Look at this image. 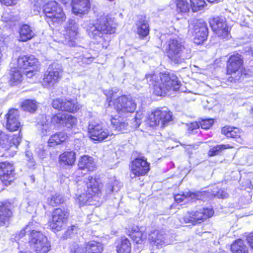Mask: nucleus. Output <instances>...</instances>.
<instances>
[{
    "label": "nucleus",
    "mask_w": 253,
    "mask_h": 253,
    "mask_svg": "<svg viewBox=\"0 0 253 253\" xmlns=\"http://www.w3.org/2000/svg\"><path fill=\"white\" fill-rule=\"evenodd\" d=\"M232 253H249V249L242 239L234 241L230 246Z\"/></svg>",
    "instance_id": "37"
},
{
    "label": "nucleus",
    "mask_w": 253,
    "mask_h": 253,
    "mask_svg": "<svg viewBox=\"0 0 253 253\" xmlns=\"http://www.w3.org/2000/svg\"><path fill=\"white\" fill-rule=\"evenodd\" d=\"M173 121L172 112L166 107H161L152 111L149 114L146 121L150 127L156 128L160 126L161 128H164Z\"/></svg>",
    "instance_id": "6"
},
{
    "label": "nucleus",
    "mask_w": 253,
    "mask_h": 253,
    "mask_svg": "<svg viewBox=\"0 0 253 253\" xmlns=\"http://www.w3.org/2000/svg\"><path fill=\"white\" fill-rule=\"evenodd\" d=\"M199 128V123L197 121H194L187 124V132L190 135L193 134L197 132Z\"/></svg>",
    "instance_id": "48"
},
{
    "label": "nucleus",
    "mask_w": 253,
    "mask_h": 253,
    "mask_svg": "<svg viewBox=\"0 0 253 253\" xmlns=\"http://www.w3.org/2000/svg\"><path fill=\"white\" fill-rule=\"evenodd\" d=\"M234 146L230 144H221L215 145L209 149L208 152V156L209 157L218 155L220 153L226 149H233Z\"/></svg>",
    "instance_id": "40"
},
{
    "label": "nucleus",
    "mask_w": 253,
    "mask_h": 253,
    "mask_svg": "<svg viewBox=\"0 0 253 253\" xmlns=\"http://www.w3.org/2000/svg\"><path fill=\"white\" fill-rule=\"evenodd\" d=\"M194 32L195 36L193 40L196 44H202L207 41L209 34V30L206 23H201L198 25L195 26Z\"/></svg>",
    "instance_id": "27"
},
{
    "label": "nucleus",
    "mask_w": 253,
    "mask_h": 253,
    "mask_svg": "<svg viewBox=\"0 0 253 253\" xmlns=\"http://www.w3.org/2000/svg\"><path fill=\"white\" fill-rule=\"evenodd\" d=\"M42 11L45 21L50 26H59L66 21L67 16L63 7L54 0L46 2L42 6Z\"/></svg>",
    "instance_id": "4"
},
{
    "label": "nucleus",
    "mask_w": 253,
    "mask_h": 253,
    "mask_svg": "<svg viewBox=\"0 0 253 253\" xmlns=\"http://www.w3.org/2000/svg\"><path fill=\"white\" fill-rule=\"evenodd\" d=\"M62 77V70L52 68L46 71L43 74L41 84L44 87L50 88L57 84Z\"/></svg>",
    "instance_id": "21"
},
{
    "label": "nucleus",
    "mask_w": 253,
    "mask_h": 253,
    "mask_svg": "<svg viewBox=\"0 0 253 253\" xmlns=\"http://www.w3.org/2000/svg\"><path fill=\"white\" fill-rule=\"evenodd\" d=\"M190 8L193 12H196L204 9L207 5L205 0H189Z\"/></svg>",
    "instance_id": "45"
},
{
    "label": "nucleus",
    "mask_w": 253,
    "mask_h": 253,
    "mask_svg": "<svg viewBox=\"0 0 253 253\" xmlns=\"http://www.w3.org/2000/svg\"><path fill=\"white\" fill-rule=\"evenodd\" d=\"M14 168L8 162H0V180L6 186L9 185L14 180Z\"/></svg>",
    "instance_id": "22"
},
{
    "label": "nucleus",
    "mask_w": 253,
    "mask_h": 253,
    "mask_svg": "<svg viewBox=\"0 0 253 253\" xmlns=\"http://www.w3.org/2000/svg\"><path fill=\"white\" fill-rule=\"evenodd\" d=\"M187 198L186 193H181L174 195V199L176 203H180Z\"/></svg>",
    "instance_id": "51"
},
{
    "label": "nucleus",
    "mask_w": 253,
    "mask_h": 253,
    "mask_svg": "<svg viewBox=\"0 0 253 253\" xmlns=\"http://www.w3.org/2000/svg\"><path fill=\"white\" fill-rule=\"evenodd\" d=\"M78 28L76 22L73 20H69L67 26L65 28L66 34L70 38L74 37L78 34Z\"/></svg>",
    "instance_id": "44"
},
{
    "label": "nucleus",
    "mask_w": 253,
    "mask_h": 253,
    "mask_svg": "<svg viewBox=\"0 0 253 253\" xmlns=\"http://www.w3.org/2000/svg\"><path fill=\"white\" fill-rule=\"evenodd\" d=\"M87 135L93 141L102 142L111 135L109 130L101 124L89 125Z\"/></svg>",
    "instance_id": "15"
},
{
    "label": "nucleus",
    "mask_w": 253,
    "mask_h": 253,
    "mask_svg": "<svg viewBox=\"0 0 253 253\" xmlns=\"http://www.w3.org/2000/svg\"><path fill=\"white\" fill-rule=\"evenodd\" d=\"M13 203L9 200L0 201V226L8 225L13 217Z\"/></svg>",
    "instance_id": "20"
},
{
    "label": "nucleus",
    "mask_w": 253,
    "mask_h": 253,
    "mask_svg": "<svg viewBox=\"0 0 253 253\" xmlns=\"http://www.w3.org/2000/svg\"><path fill=\"white\" fill-rule=\"evenodd\" d=\"M78 166V168L77 170H76L74 173V177L76 182H78L80 180L79 178L80 177V175H81V177L84 176V174H82L81 170L86 169L88 171L92 172L94 171L96 169L93 159L91 157L86 155L82 156L80 158Z\"/></svg>",
    "instance_id": "17"
},
{
    "label": "nucleus",
    "mask_w": 253,
    "mask_h": 253,
    "mask_svg": "<svg viewBox=\"0 0 253 253\" xmlns=\"http://www.w3.org/2000/svg\"><path fill=\"white\" fill-rule=\"evenodd\" d=\"M70 217V211L67 207H61L54 208L49 215L47 225L54 232L61 231Z\"/></svg>",
    "instance_id": "8"
},
{
    "label": "nucleus",
    "mask_w": 253,
    "mask_h": 253,
    "mask_svg": "<svg viewBox=\"0 0 253 253\" xmlns=\"http://www.w3.org/2000/svg\"><path fill=\"white\" fill-rule=\"evenodd\" d=\"M109 187L110 188V192H113L114 190V186L112 185H110Z\"/></svg>",
    "instance_id": "55"
},
{
    "label": "nucleus",
    "mask_w": 253,
    "mask_h": 253,
    "mask_svg": "<svg viewBox=\"0 0 253 253\" xmlns=\"http://www.w3.org/2000/svg\"><path fill=\"white\" fill-rule=\"evenodd\" d=\"M18 0H0V4L1 6L7 7L13 6L15 5Z\"/></svg>",
    "instance_id": "50"
},
{
    "label": "nucleus",
    "mask_w": 253,
    "mask_h": 253,
    "mask_svg": "<svg viewBox=\"0 0 253 253\" xmlns=\"http://www.w3.org/2000/svg\"><path fill=\"white\" fill-rule=\"evenodd\" d=\"M18 33V41L21 42H28L36 37V34L32 27L26 24L21 25L19 28Z\"/></svg>",
    "instance_id": "31"
},
{
    "label": "nucleus",
    "mask_w": 253,
    "mask_h": 253,
    "mask_svg": "<svg viewBox=\"0 0 253 253\" xmlns=\"http://www.w3.org/2000/svg\"><path fill=\"white\" fill-rule=\"evenodd\" d=\"M65 203V199L62 195L55 193L47 199L48 205L52 207H56Z\"/></svg>",
    "instance_id": "43"
},
{
    "label": "nucleus",
    "mask_w": 253,
    "mask_h": 253,
    "mask_svg": "<svg viewBox=\"0 0 253 253\" xmlns=\"http://www.w3.org/2000/svg\"><path fill=\"white\" fill-rule=\"evenodd\" d=\"M33 223L29 222L20 231L19 234V236L20 237H22L25 236L26 234V230L29 229L30 230L29 234L28 241L30 246L33 245H36L40 243V242H42L43 240L47 238L41 231L32 229L33 228Z\"/></svg>",
    "instance_id": "23"
},
{
    "label": "nucleus",
    "mask_w": 253,
    "mask_h": 253,
    "mask_svg": "<svg viewBox=\"0 0 253 253\" xmlns=\"http://www.w3.org/2000/svg\"><path fill=\"white\" fill-rule=\"evenodd\" d=\"M19 115L17 109H9L5 115V128L10 132L19 131L22 126L19 120Z\"/></svg>",
    "instance_id": "19"
},
{
    "label": "nucleus",
    "mask_w": 253,
    "mask_h": 253,
    "mask_svg": "<svg viewBox=\"0 0 253 253\" xmlns=\"http://www.w3.org/2000/svg\"><path fill=\"white\" fill-rule=\"evenodd\" d=\"M150 169V163L144 157H137L129 164V171L133 177L147 175Z\"/></svg>",
    "instance_id": "13"
},
{
    "label": "nucleus",
    "mask_w": 253,
    "mask_h": 253,
    "mask_svg": "<svg viewBox=\"0 0 253 253\" xmlns=\"http://www.w3.org/2000/svg\"><path fill=\"white\" fill-rule=\"evenodd\" d=\"M95 29L102 35H111L115 33L114 18L108 15H101L96 20Z\"/></svg>",
    "instance_id": "16"
},
{
    "label": "nucleus",
    "mask_w": 253,
    "mask_h": 253,
    "mask_svg": "<svg viewBox=\"0 0 253 253\" xmlns=\"http://www.w3.org/2000/svg\"><path fill=\"white\" fill-rule=\"evenodd\" d=\"M22 138V134L21 129L18 131V133L17 134H14L12 135L11 139L10 140V146L12 145L17 147L20 144Z\"/></svg>",
    "instance_id": "49"
},
{
    "label": "nucleus",
    "mask_w": 253,
    "mask_h": 253,
    "mask_svg": "<svg viewBox=\"0 0 253 253\" xmlns=\"http://www.w3.org/2000/svg\"><path fill=\"white\" fill-rule=\"evenodd\" d=\"M250 113L252 115H253V106L251 107L250 110Z\"/></svg>",
    "instance_id": "56"
},
{
    "label": "nucleus",
    "mask_w": 253,
    "mask_h": 253,
    "mask_svg": "<svg viewBox=\"0 0 253 253\" xmlns=\"http://www.w3.org/2000/svg\"><path fill=\"white\" fill-rule=\"evenodd\" d=\"M30 247L34 249L36 253H47L50 250V245L47 238L43 240L42 242H40L36 245H33Z\"/></svg>",
    "instance_id": "41"
},
{
    "label": "nucleus",
    "mask_w": 253,
    "mask_h": 253,
    "mask_svg": "<svg viewBox=\"0 0 253 253\" xmlns=\"http://www.w3.org/2000/svg\"><path fill=\"white\" fill-rule=\"evenodd\" d=\"M51 106L55 110L70 114L78 113L82 107L77 99L56 98L52 100Z\"/></svg>",
    "instance_id": "12"
},
{
    "label": "nucleus",
    "mask_w": 253,
    "mask_h": 253,
    "mask_svg": "<svg viewBox=\"0 0 253 253\" xmlns=\"http://www.w3.org/2000/svg\"><path fill=\"white\" fill-rule=\"evenodd\" d=\"M8 82L10 86H17L22 84L26 79L24 72L18 66L12 67L8 71Z\"/></svg>",
    "instance_id": "25"
},
{
    "label": "nucleus",
    "mask_w": 253,
    "mask_h": 253,
    "mask_svg": "<svg viewBox=\"0 0 253 253\" xmlns=\"http://www.w3.org/2000/svg\"><path fill=\"white\" fill-rule=\"evenodd\" d=\"M106 96V103L118 114L133 113L136 109V104L129 94L117 96V92L109 89L104 92Z\"/></svg>",
    "instance_id": "2"
},
{
    "label": "nucleus",
    "mask_w": 253,
    "mask_h": 253,
    "mask_svg": "<svg viewBox=\"0 0 253 253\" xmlns=\"http://www.w3.org/2000/svg\"><path fill=\"white\" fill-rule=\"evenodd\" d=\"M137 26V33L139 37L144 39L150 33V27L145 15L138 16V20L136 24Z\"/></svg>",
    "instance_id": "30"
},
{
    "label": "nucleus",
    "mask_w": 253,
    "mask_h": 253,
    "mask_svg": "<svg viewBox=\"0 0 253 253\" xmlns=\"http://www.w3.org/2000/svg\"><path fill=\"white\" fill-rule=\"evenodd\" d=\"M242 130L240 128L225 125L221 127V133L227 138L232 139L237 141L238 140H242Z\"/></svg>",
    "instance_id": "29"
},
{
    "label": "nucleus",
    "mask_w": 253,
    "mask_h": 253,
    "mask_svg": "<svg viewBox=\"0 0 253 253\" xmlns=\"http://www.w3.org/2000/svg\"><path fill=\"white\" fill-rule=\"evenodd\" d=\"M148 242L152 246L162 245L164 243L163 234L157 230L151 231L148 235Z\"/></svg>",
    "instance_id": "38"
},
{
    "label": "nucleus",
    "mask_w": 253,
    "mask_h": 253,
    "mask_svg": "<svg viewBox=\"0 0 253 253\" xmlns=\"http://www.w3.org/2000/svg\"><path fill=\"white\" fill-rule=\"evenodd\" d=\"M126 234L136 245L144 244L146 239L144 232L141 231L138 226L126 229Z\"/></svg>",
    "instance_id": "28"
},
{
    "label": "nucleus",
    "mask_w": 253,
    "mask_h": 253,
    "mask_svg": "<svg viewBox=\"0 0 253 253\" xmlns=\"http://www.w3.org/2000/svg\"><path fill=\"white\" fill-rule=\"evenodd\" d=\"M209 23L212 31L219 40L225 41L231 38V27L225 17L214 16L209 19Z\"/></svg>",
    "instance_id": "10"
},
{
    "label": "nucleus",
    "mask_w": 253,
    "mask_h": 253,
    "mask_svg": "<svg viewBox=\"0 0 253 253\" xmlns=\"http://www.w3.org/2000/svg\"><path fill=\"white\" fill-rule=\"evenodd\" d=\"M50 123L57 127H66L72 129L77 127L78 119L71 114L57 113L52 115Z\"/></svg>",
    "instance_id": "14"
},
{
    "label": "nucleus",
    "mask_w": 253,
    "mask_h": 253,
    "mask_svg": "<svg viewBox=\"0 0 253 253\" xmlns=\"http://www.w3.org/2000/svg\"><path fill=\"white\" fill-rule=\"evenodd\" d=\"M207 193L208 192L206 191H197V192H191L188 191L186 193L187 198H190L191 199L194 200H201L202 197L207 196Z\"/></svg>",
    "instance_id": "47"
},
{
    "label": "nucleus",
    "mask_w": 253,
    "mask_h": 253,
    "mask_svg": "<svg viewBox=\"0 0 253 253\" xmlns=\"http://www.w3.org/2000/svg\"><path fill=\"white\" fill-rule=\"evenodd\" d=\"M116 253H132L131 240L124 235L117 238L114 243Z\"/></svg>",
    "instance_id": "26"
},
{
    "label": "nucleus",
    "mask_w": 253,
    "mask_h": 253,
    "mask_svg": "<svg viewBox=\"0 0 253 253\" xmlns=\"http://www.w3.org/2000/svg\"><path fill=\"white\" fill-rule=\"evenodd\" d=\"M175 12L177 15L183 16L190 11V5L187 0H174Z\"/></svg>",
    "instance_id": "35"
},
{
    "label": "nucleus",
    "mask_w": 253,
    "mask_h": 253,
    "mask_svg": "<svg viewBox=\"0 0 253 253\" xmlns=\"http://www.w3.org/2000/svg\"><path fill=\"white\" fill-rule=\"evenodd\" d=\"M199 123V127L203 129H209L213 125L214 120L212 118L200 119L198 122Z\"/></svg>",
    "instance_id": "46"
},
{
    "label": "nucleus",
    "mask_w": 253,
    "mask_h": 253,
    "mask_svg": "<svg viewBox=\"0 0 253 253\" xmlns=\"http://www.w3.org/2000/svg\"><path fill=\"white\" fill-rule=\"evenodd\" d=\"M58 1H59L60 2H61V3L65 5L67 3L69 2V0H57Z\"/></svg>",
    "instance_id": "53"
},
{
    "label": "nucleus",
    "mask_w": 253,
    "mask_h": 253,
    "mask_svg": "<svg viewBox=\"0 0 253 253\" xmlns=\"http://www.w3.org/2000/svg\"><path fill=\"white\" fill-rule=\"evenodd\" d=\"M71 6L73 13L76 15H84L90 10V0H71Z\"/></svg>",
    "instance_id": "24"
},
{
    "label": "nucleus",
    "mask_w": 253,
    "mask_h": 253,
    "mask_svg": "<svg viewBox=\"0 0 253 253\" xmlns=\"http://www.w3.org/2000/svg\"><path fill=\"white\" fill-rule=\"evenodd\" d=\"M225 74L229 76L227 81L230 83H236L241 78L249 76V70L244 67L243 56L234 52L230 55L226 62Z\"/></svg>",
    "instance_id": "3"
},
{
    "label": "nucleus",
    "mask_w": 253,
    "mask_h": 253,
    "mask_svg": "<svg viewBox=\"0 0 253 253\" xmlns=\"http://www.w3.org/2000/svg\"><path fill=\"white\" fill-rule=\"evenodd\" d=\"M68 138V136L65 132L59 131L52 134L47 140V146L49 147H55L58 145L65 143Z\"/></svg>",
    "instance_id": "32"
},
{
    "label": "nucleus",
    "mask_w": 253,
    "mask_h": 253,
    "mask_svg": "<svg viewBox=\"0 0 253 253\" xmlns=\"http://www.w3.org/2000/svg\"><path fill=\"white\" fill-rule=\"evenodd\" d=\"M103 251V245L97 241L91 240L85 242L83 247V253H102ZM70 253H81V247L76 244L70 250Z\"/></svg>",
    "instance_id": "18"
},
{
    "label": "nucleus",
    "mask_w": 253,
    "mask_h": 253,
    "mask_svg": "<svg viewBox=\"0 0 253 253\" xmlns=\"http://www.w3.org/2000/svg\"><path fill=\"white\" fill-rule=\"evenodd\" d=\"M145 77L152 93L156 96H165L169 91H178L181 85L178 77L173 72L166 71L160 72L158 75L148 73Z\"/></svg>",
    "instance_id": "1"
},
{
    "label": "nucleus",
    "mask_w": 253,
    "mask_h": 253,
    "mask_svg": "<svg viewBox=\"0 0 253 253\" xmlns=\"http://www.w3.org/2000/svg\"><path fill=\"white\" fill-rule=\"evenodd\" d=\"M119 117L112 116L110 119L111 125L115 130L124 133L127 130L128 123L125 121H120Z\"/></svg>",
    "instance_id": "39"
},
{
    "label": "nucleus",
    "mask_w": 253,
    "mask_h": 253,
    "mask_svg": "<svg viewBox=\"0 0 253 253\" xmlns=\"http://www.w3.org/2000/svg\"><path fill=\"white\" fill-rule=\"evenodd\" d=\"M76 160V152L72 150L63 152L59 156V163L67 166H73Z\"/></svg>",
    "instance_id": "33"
},
{
    "label": "nucleus",
    "mask_w": 253,
    "mask_h": 253,
    "mask_svg": "<svg viewBox=\"0 0 253 253\" xmlns=\"http://www.w3.org/2000/svg\"><path fill=\"white\" fill-rule=\"evenodd\" d=\"M214 214L212 208L205 207L197 210L188 211L183 217L185 223L193 226L201 224L211 218Z\"/></svg>",
    "instance_id": "11"
},
{
    "label": "nucleus",
    "mask_w": 253,
    "mask_h": 253,
    "mask_svg": "<svg viewBox=\"0 0 253 253\" xmlns=\"http://www.w3.org/2000/svg\"><path fill=\"white\" fill-rule=\"evenodd\" d=\"M220 0H207V1L211 3H217L220 1Z\"/></svg>",
    "instance_id": "54"
},
{
    "label": "nucleus",
    "mask_w": 253,
    "mask_h": 253,
    "mask_svg": "<svg viewBox=\"0 0 253 253\" xmlns=\"http://www.w3.org/2000/svg\"><path fill=\"white\" fill-rule=\"evenodd\" d=\"M246 240L251 248L253 249V232L248 233L246 236Z\"/></svg>",
    "instance_id": "52"
},
{
    "label": "nucleus",
    "mask_w": 253,
    "mask_h": 253,
    "mask_svg": "<svg viewBox=\"0 0 253 253\" xmlns=\"http://www.w3.org/2000/svg\"><path fill=\"white\" fill-rule=\"evenodd\" d=\"M16 66L24 72L26 79H33L40 70V62L34 55L25 54L19 56Z\"/></svg>",
    "instance_id": "7"
},
{
    "label": "nucleus",
    "mask_w": 253,
    "mask_h": 253,
    "mask_svg": "<svg viewBox=\"0 0 253 253\" xmlns=\"http://www.w3.org/2000/svg\"><path fill=\"white\" fill-rule=\"evenodd\" d=\"M165 55L172 62L178 64L183 59L186 48L182 42L176 38L167 40L164 45Z\"/></svg>",
    "instance_id": "9"
},
{
    "label": "nucleus",
    "mask_w": 253,
    "mask_h": 253,
    "mask_svg": "<svg viewBox=\"0 0 253 253\" xmlns=\"http://www.w3.org/2000/svg\"><path fill=\"white\" fill-rule=\"evenodd\" d=\"M206 191L208 192V193H207V197L211 199L216 198L224 199L228 197V194L224 189L220 188L215 185L212 186L211 189L206 190Z\"/></svg>",
    "instance_id": "34"
},
{
    "label": "nucleus",
    "mask_w": 253,
    "mask_h": 253,
    "mask_svg": "<svg viewBox=\"0 0 253 253\" xmlns=\"http://www.w3.org/2000/svg\"><path fill=\"white\" fill-rule=\"evenodd\" d=\"M85 185L86 186L85 192L78 197L80 203L84 205L94 201L98 202L102 196V189L103 185L99 176H89Z\"/></svg>",
    "instance_id": "5"
},
{
    "label": "nucleus",
    "mask_w": 253,
    "mask_h": 253,
    "mask_svg": "<svg viewBox=\"0 0 253 253\" xmlns=\"http://www.w3.org/2000/svg\"><path fill=\"white\" fill-rule=\"evenodd\" d=\"M80 228L77 224H72L69 226L62 235V238L64 240L72 239L77 236Z\"/></svg>",
    "instance_id": "42"
},
{
    "label": "nucleus",
    "mask_w": 253,
    "mask_h": 253,
    "mask_svg": "<svg viewBox=\"0 0 253 253\" xmlns=\"http://www.w3.org/2000/svg\"><path fill=\"white\" fill-rule=\"evenodd\" d=\"M38 107V103L34 99H25L21 103L20 105L21 110L31 114L35 113L37 110Z\"/></svg>",
    "instance_id": "36"
}]
</instances>
